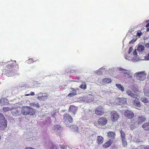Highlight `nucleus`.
Wrapping results in <instances>:
<instances>
[{"instance_id": "obj_12", "label": "nucleus", "mask_w": 149, "mask_h": 149, "mask_svg": "<svg viewBox=\"0 0 149 149\" xmlns=\"http://www.w3.org/2000/svg\"><path fill=\"white\" fill-rule=\"evenodd\" d=\"M12 111L11 112V114L13 116H19L21 114V110L20 109H18L17 108H13Z\"/></svg>"}, {"instance_id": "obj_32", "label": "nucleus", "mask_w": 149, "mask_h": 149, "mask_svg": "<svg viewBox=\"0 0 149 149\" xmlns=\"http://www.w3.org/2000/svg\"><path fill=\"white\" fill-rule=\"evenodd\" d=\"M79 87L81 89L85 90L87 86L86 84L84 83L82 84L79 86Z\"/></svg>"}, {"instance_id": "obj_33", "label": "nucleus", "mask_w": 149, "mask_h": 149, "mask_svg": "<svg viewBox=\"0 0 149 149\" xmlns=\"http://www.w3.org/2000/svg\"><path fill=\"white\" fill-rule=\"evenodd\" d=\"M37 61V59L35 58H29L27 60L28 62L30 63H33V62L36 61Z\"/></svg>"}, {"instance_id": "obj_21", "label": "nucleus", "mask_w": 149, "mask_h": 149, "mask_svg": "<svg viewBox=\"0 0 149 149\" xmlns=\"http://www.w3.org/2000/svg\"><path fill=\"white\" fill-rule=\"evenodd\" d=\"M142 127L145 130L149 131V123L146 122L143 124Z\"/></svg>"}, {"instance_id": "obj_27", "label": "nucleus", "mask_w": 149, "mask_h": 149, "mask_svg": "<svg viewBox=\"0 0 149 149\" xmlns=\"http://www.w3.org/2000/svg\"><path fill=\"white\" fill-rule=\"evenodd\" d=\"M122 141V145L124 147H126L127 146V143L126 141V139L125 138L121 139Z\"/></svg>"}, {"instance_id": "obj_52", "label": "nucleus", "mask_w": 149, "mask_h": 149, "mask_svg": "<svg viewBox=\"0 0 149 149\" xmlns=\"http://www.w3.org/2000/svg\"><path fill=\"white\" fill-rule=\"evenodd\" d=\"M123 70H125L124 69H123Z\"/></svg>"}, {"instance_id": "obj_26", "label": "nucleus", "mask_w": 149, "mask_h": 149, "mask_svg": "<svg viewBox=\"0 0 149 149\" xmlns=\"http://www.w3.org/2000/svg\"><path fill=\"white\" fill-rule=\"evenodd\" d=\"M144 49V47L143 45H140L138 46L137 50L140 52H142Z\"/></svg>"}, {"instance_id": "obj_40", "label": "nucleus", "mask_w": 149, "mask_h": 149, "mask_svg": "<svg viewBox=\"0 0 149 149\" xmlns=\"http://www.w3.org/2000/svg\"><path fill=\"white\" fill-rule=\"evenodd\" d=\"M144 149H149V146H147L144 148Z\"/></svg>"}, {"instance_id": "obj_46", "label": "nucleus", "mask_w": 149, "mask_h": 149, "mask_svg": "<svg viewBox=\"0 0 149 149\" xmlns=\"http://www.w3.org/2000/svg\"><path fill=\"white\" fill-rule=\"evenodd\" d=\"M149 26V23L147 24L146 25V27H148Z\"/></svg>"}, {"instance_id": "obj_34", "label": "nucleus", "mask_w": 149, "mask_h": 149, "mask_svg": "<svg viewBox=\"0 0 149 149\" xmlns=\"http://www.w3.org/2000/svg\"><path fill=\"white\" fill-rule=\"evenodd\" d=\"M61 126L58 125H55L54 126V129L55 130H58L61 128Z\"/></svg>"}, {"instance_id": "obj_16", "label": "nucleus", "mask_w": 149, "mask_h": 149, "mask_svg": "<svg viewBox=\"0 0 149 149\" xmlns=\"http://www.w3.org/2000/svg\"><path fill=\"white\" fill-rule=\"evenodd\" d=\"M117 99L119 104H123L126 102V99L125 98L123 97L118 98Z\"/></svg>"}, {"instance_id": "obj_29", "label": "nucleus", "mask_w": 149, "mask_h": 149, "mask_svg": "<svg viewBox=\"0 0 149 149\" xmlns=\"http://www.w3.org/2000/svg\"><path fill=\"white\" fill-rule=\"evenodd\" d=\"M135 121V120L133 119L131 122V124L130 125V128L131 130H133L136 127V125H134L133 124V122Z\"/></svg>"}, {"instance_id": "obj_8", "label": "nucleus", "mask_w": 149, "mask_h": 149, "mask_svg": "<svg viewBox=\"0 0 149 149\" xmlns=\"http://www.w3.org/2000/svg\"><path fill=\"white\" fill-rule=\"evenodd\" d=\"M95 113L98 115H102L104 113V109L102 106H99L95 109Z\"/></svg>"}, {"instance_id": "obj_51", "label": "nucleus", "mask_w": 149, "mask_h": 149, "mask_svg": "<svg viewBox=\"0 0 149 149\" xmlns=\"http://www.w3.org/2000/svg\"><path fill=\"white\" fill-rule=\"evenodd\" d=\"M144 94H145V95H146V92H144Z\"/></svg>"}, {"instance_id": "obj_3", "label": "nucleus", "mask_w": 149, "mask_h": 149, "mask_svg": "<svg viewBox=\"0 0 149 149\" xmlns=\"http://www.w3.org/2000/svg\"><path fill=\"white\" fill-rule=\"evenodd\" d=\"M7 121L3 115L0 113V130H3L7 127Z\"/></svg>"}, {"instance_id": "obj_10", "label": "nucleus", "mask_w": 149, "mask_h": 149, "mask_svg": "<svg viewBox=\"0 0 149 149\" xmlns=\"http://www.w3.org/2000/svg\"><path fill=\"white\" fill-rule=\"evenodd\" d=\"M38 95H42L40 96L39 95L37 97V99L40 101H45L48 97V94L46 93H42L40 92Z\"/></svg>"}, {"instance_id": "obj_1", "label": "nucleus", "mask_w": 149, "mask_h": 149, "mask_svg": "<svg viewBox=\"0 0 149 149\" xmlns=\"http://www.w3.org/2000/svg\"><path fill=\"white\" fill-rule=\"evenodd\" d=\"M21 110V113L24 115L30 114V115H34L36 113L35 110L30 108V107H23Z\"/></svg>"}, {"instance_id": "obj_38", "label": "nucleus", "mask_w": 149, "mask_h": 149, "mask_svg": "<svg viewBox=\"0 0 149 149\" xmlns=\"http://www.w3.org/2000/svg\"><path fill=\"white\" fill-rule=\"evenodd\" d=\"M145 47L147 48H149V43H147L145 45Z\"/></svg>"}, {"instance_id": "obj_15", "label": "nucleus", "mask_w": 149, "mask_h": 149, "mask_svg": "<svg viewBox=\"0 0 149 149\" xmlns=\"http://www.w3.org/2000/svg\"><path fill=\"white\" fill-rule=\"evenodd\" d=\"M113 141L111 139H109L105 143L102 145L104 148H107L109 147L113 143Z\"/></svg>"}, {"instance_id": "obj_49", "label": "nucleus", "mask_w": 149, "mask_h": 149, "mask_svg": "<svg viewBox=\"0 0 149 149\" xmlns=\"http://www.w3.org/2000/svg\"><path fill=\"white\" fill-rule=\"evenodd\" d=\"M13 61L14 62H16V61Z\"/></svg>"}, {"instance_id": "obj_14", "label": "nucleus", "mask_w": 149, "mask_h": 149, "mask_svg": "<svg viewBox=\"0 0 149 149\" xmlns=\"http://www.w3.org/2000/svg\"><path fill=\"white\" fill-rule=\"evenodd\" d=\"M78 109V107L74 105H71L69 109V111L75 115Z\"/></svg>"}, {"instance_id": "obj_7", "label": "nucleus", "mask_w": 149, "mask_h": 149, "mask_svg": "<svg viewBox=\"0 0 149 149\" xmlns=\"http://www.w3.org/2000/svg\"><path fill=\"white\" fill-rule=\"evenodd\" d=\"M119 116L115 111H113L111 113V119L113 122L117 121L119 118Z\"/></svg>"}, {"instance_id": "obj_24", "label": "nucleus", "mask_w": 149, "mask_h": 149, "mask_svg": "<svg viewBox=\"0 0 149 149\" xmlns=\"http://www.w3.org/2000/svg\"><path fill=\"white\" fill-rule=\"evenodd\" d=\"M111 81V79L110 78H105L103 79L102 82L104 83H109Z\"/></svg>"}, {"instance_id": "obj_53", "label": "nucleus", "mask_w": 149, "mask_h": 149, "mask_svg": "<svg viewBox=\"0 0 149 149\" xmlns=\"http://www.w3.org/2000/svg\"><path fill=\"white\" fill-rule=\"evenodd\" d=\"M127 73H125V74H127Z\"/></svg>"}, {"instance_id": "obj_36", "label": "nucleus", "mask_w": 149, "mask_h": 149, "mask_svg": "<svg viewBox=\"0 0 149 149\" xmlns=\"http://www.w3.org/2000/svg\"><path fill=\"white\" fill-rule=\"evenodd\" d=\"M137 34L136 35V36H140L142 35L143 33L140 30L137 31Z\"/></svg>"}, {"instance_id": "obj_39", "label": "nucleus", "mask_w": 149, "mask_h": 149, "mask_svg": "<svg viewBox=\"0 0 149 149\" xmlns=\"http://www.w3.org/2000/svg\"><path fill=\"white\" fill-rule=\"evenodd\" d=\"M132 50H133V48L132 47H131L129 48V52H128V53H130L132 52Z\"/></svg>"}, {"instance_id": "obj_35", "label": "nucleus", "mask_w": 149, "mask_h": 149, "mask_svg": "<svg viewBox=\"0 0 149 149\" xmlns=\"http://www.w3.org/2000/svg\"><path fill=\"white\" fill-rule=\"evenodd\" d=\"M120 134H121V139H123L124 138H125V134L124 132L122 131H120Z\"/></svg>"}, {"instance_id": "obj_4", "label": "nucleus", "mask_w": 149, "mask_h": 149, "mask_svg": "<svg viewBox=\"0 0 149 149\" xmlns=\"http://www.w3.org/2000/svg\"><path fill=\"white\" fill-rule=\"evenodd\" d=\"M108 122L107 119L105 117H101L99 118L97 123L96 126L97 127L105 125Z\"/></svg>"}, {"instance_id": "obj_43", "label": "nucleus", "mask_w": 149, "mask_h": 149, "mask_svg": "<svg viewBox=\"0 0 149 149\" xmlns=\"http://www.w3.org/2000/svg\"><path fill=\"white\" fill-rule=\"evenodd\" d=\"M133 54L134 55H137V53H136V51H134V52H133Z\"/></svg>"}, {"instance_id": "obj_45", "label": "nucleus", "mask_w": 149, "mask_h": 149, "mask_svg": "<svg viewBox=\"0 0 149 149\" xmlns=\"http://www.w3.org/2000/svg\"><path fill=\"white\" fill-rule=\"evenodd\" d=\"M136 121H135H135H134V122H133V124L135 125H136V126H137V125H136Z\"/></svg>"}, {"instance_id": "obj_20", "label": "nucleus", "mask_w": 149, "mask_h": 149, "mask_svg": "<svg viewBox=\"0 0 149 149\" xmlns=\"http://www.w3.org/2000/svg\"><path fill=\"white\" fill-rule=\"evenodd\" d=\"M127 93L128 95L133 98L137 99L138 97L137 95L134 94L130 91H127Z\"/></svg>"}, {"instance_id": "obj_48", "label": "nucleus", "mask_w": 149, "mask_h": 149, "mask_svg": "<svg viewBox=\"0 0 149 149\" xmlns=\"http://www.w3.org/2000/svg\"><path fill=\"white\" fill-rule=\"evenodd\" d=\"M30 95V94H27L25 95L26 96H28Z\"/></svg>"}, {"instance_id": "obj_6", "label": "nucleus", "mask_w": 149, "mask_h": 149, "mask_svg": "<svg viewBox=\"0 0 149 149\" xmlns=\"http://www.w3.org/2000/svg\"><path fill=\"white\" fill-rule=\"evenodd\" d=\"M63 120L64 122L66 124L72 123L73 121V118L69 114L67 113L63 115Z\"/></svg>"}, {"instance_id": "obj_9", "label": "nucleus", "mask_w": 149, "mask_h": 149, "mask_svg": "<svg viewBox=\"0 0 149 149\" xmlns=\"http://www.w3.org/2000/svg\"><path fill=\"white\" fill-rule=\"evenodd\" d=\"M124 115L126 118L130 119L134 117V114L132 111L126 110L124 112Z\"/></svg>"}, {"instance_id": "obj_22", "label": "nucleus", "mask_w": 149, "mask_h": 149, "mask_svg": "<svg viewBox=\"0 0 149 149\" xmlns=\"http://www.w3.org/2000/svg\"><path fill=\"white\" fill-rule=\"evenodd\" d=\"M133 104L134 106L137 107H140L141 106V103L139 101L136 100H135L132 101Z\"/></svg>"}, {"instance_id": "obj_11", "label": "nucleus", "mask_w": 149, "mask_h": 149, "mask_svg": "<svg viewBox=\"0 0 149 149\" xmlns=\"http://www.w3.org/2000/svg\"><path fill=\"white\" fill-rule=\"evenodd\" d=\"M138 120L137 122H136L137 126H138L139 124H142L146 120V118L144 116H139L138 117Z\"/></svg>"}, {"instance_id": "obj_41", "label": "nucleus", "mask_w": 149, "mask_h": 149, "mask_svg": "<svg viewBox=\"0 0 149 149\" xmlns=\"http://www.w3.org/2000/svg\"><path fill=\"white\" fill-rule=\"evenodd\" d=\"M25 149H35L32 148L31 147H26Z\"/></svg>"}, {"instance_id": "obj_23", "label": "nucleus", "mask_w": 149, "mask_h": 149, "mask_svg": "<svg viewBox=\"0 0 149 149\" xmlns=\"http://www.w3.org/2000/svg\"><path fill=\"white\" fill-rule=\"evenodd\" d=\"M29 105L31 106H33L36 108H39L40 107V105L38 102H34L30 103Z\"/></svg>"}, {"instance_id": "obj_18", "label": "nucleus", "mask_w": 149, "mask_h": 149, "mask_svg": "<svg viewBox=\"0 0 149 149\" xmlns=\"http://www.w3.org/2000/svg\"><path fill=\"white\" fill-rule=\"evenodd\" d=\"M107 136L110 139H111L113 140L115 138V134L114 132H109L107 133Z\"/></svg>"}, {"instance_id": "obj_31", "label": "nucleus", "mask_w": 149, "mask_h": 149, "mask_svg": "<svg viewBox=\"0 0 149 149\" xmlns=\"http://www.w3.org/2000/svg\"><path fill=\"white\" fill-rule=\"evenodd\" d=\"M14 66V65L13 63L8 64L6 65V67L7 68V69L11 70V69Z\"/></svg>"}, {"instance_id": "obj_13", "label": "nucleus", "mask_w": 149, "mask_h": 149, "mask_svg": "<svg viewBox=\"0 0 149 149\" xmlns=\"http://www.w3.org/2000/svg\"><path fill=\"white\" fill-rule=\"evenodd\" d=\"M70 89H71V93H69L67 96L69 97H72L77 95V91L79 90L78 88L74 89L72 88H70Z\"/></svg>"}, {"instance_id": "obj_42", "label": "nucleus", "mask_w": 149, "mask_h": 149, "mask_svg": "<svg viewBox=\"0 0 149 149\" xmlns=\"http://www.w3.org/2000/svg\"><path fill=\"white\" fill-rule=\"evenodd\" d=\"M30 94L31 95H35V93L33 92H31Z\"/></svg>"}, {"instance_id": "obj_50", "label": "nucleus", "mask_w": 149, "mask_h": 149, "mask_svg": "<svg viewBox=\"0 0 149 149\" xmlns=\"http://www.w3.org/2000/svg\"><path fill=\"white\" fill-rule=\"evenodd\" d=\"M1 136L0 135V140H1Z\"/></svg>"}, {"instance_id": "obj_17", "label": "nucleus", "mask_w": 149, "mask_h": 149, "mask_svg": "<svg viewBox=\"0 0 149 149\" xmlns=\"http://www.w3.org/2000/svg\"><path fill=\"white\" fill-rule=\"evenodd\" d=\"M0 103L3 105H7L9 104L8 100L6 98H2L0 100Z\"/></svg>"}, {"instance_id": "obj_37", "label": "nucleus", "mask_w": 149, "mask_h": 149, "mask_svg": "<svg viewBox=\"0 0 149 149\" xmlns=\"http://www.w3.org/2000/svg\"><path fill=\"white\" fill-rule=\"evenodd\" d=\"M73 128L74 129H76L75 130L74 129V131H75V132H78V127L77 126L74 125Z\"/></svg>"}, {"instance_id": "obj_5", "label": "nucleus", "mask_w": 149, "mask_h": 149, "mask_svg": "<svg viewBox=\"0 0 149 149\" xmlns=\"http://www.w3.org/2000/svg\"><path fill=\"white\" fill-rule=\"evenodd\" d=\"M136 78L138 80L143 81L146 79V74L145 71H142L140 72H137L136 73Z\"/></svg>"}, {"instance_id": "obj_25", "label": "nucleus", "mask_w": 149, "mask_h": 149, "mask_svg": "<svg viewBox=\"0 0 149 149\" xmlns=\"http://www.w3.org/2000/svg\"><path fill=\"white\" fill-rule=\"evenodd\" d=\"M116 86L120 90H121L122 92L124 91V88L121 84H116Z\"/></svg>"}, {"instance_id": "obj_19", "label": "nucleus", "mask_w": 149, "mask_h": 149, "mask_svg": "<svg viewBox=\"0 0 149 149\" xmlns=\"http://www.w3.org/2000/svg\"><path fill=\"white\" fill-rule=\"evenodd\" d=\"M104 138L101 136H97L96 142L98 144H102L103 142Z\"/></svg>"}, {"instance_id": "obj_30", "label": "nucleus", "mask_w": 149, "mask_h": 149, "mask_svg": "<svg viewBox=\"0 0 149 149\" xmlns=\"http://www.w3.org/2000/svg\"><path fill=\"white\" fill-rule=\"evenodd\" d=\"M141 101L144 102V103H147L149 102L148 100L147 99L144 97H142L141 99Z\"/></svg>"}, {"instance_id": "obj_47", "label": "nucleus", "mask_w": 149, "mask_h": 149, "mask_svg": "<svg viewBox=\"0 0 149 149\" xmlns=\"http://www.w3.org/2000/svg\"><path fill=\"white\" fill-rule=\"evenodd\" d=\"M146 30L147 31H149V27H147Z\"/></svg>"}, {"instance_id": "obj_28", "label": "nucleus", "mask_w": 149, "mask_h": 149, "mask_svg": "<svg viewBox=\"0 0 149 149\" xmlns=\"http://www.w3.org/2000/svg\"><path fill=\"white\" fill-rule=\"evenodd\" d=\"M12 109H13L12 107L10 108V107H3V111L5 112H6L10 110H12Z\"/></svg>"}, {"instance_id": "obj_2", "label": "nucleus", "mask_w": 149, "mask_h": 149, "mask_svg": "<svg viewBox=\"0 0 149 149\" xmlns=\"http://www.w3.org/2000/svg\"><path fill=\"white\" fill-rule=\"evenodd\" d=\"M19 70V66L17 65L16 70L4 69L3 70V74L6 75L8 77H12L17 74Z\"/></svg>"}, {"instance_id": "obj_44", "label": "nucleus", "mask_w": 149, "mask_h": 149, "mask_svg": "<svg viewBox=\"0 0 149 149\" xmlns=\"http://www.w3.org/2000/svg\"><path fill=\"white\" fill-rule=\"evenodd\" d=\"M146 59L147 60H149V53L148 54V55L146 58Z\"/></svg>"}]
</instances>
